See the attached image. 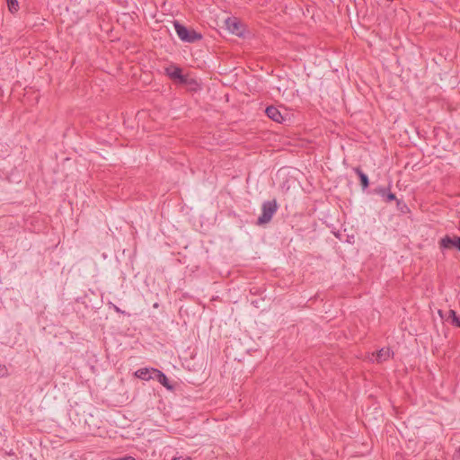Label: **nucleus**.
<instances>
[{
    "label": "nucleus",
    "instance_id": "obj_17",
    "mask_svg": "<svg viewBox=\"0 0 460 460\" xmlns=\"http://www.w3.org/2000/svg\"><path fill=\"white\" fill-rule=\"evenodd\" d=\"M114 309H115V311H116V312L122 313V312L120 311V309H119L118 306H116V305L114 306Z\"/></svg>",
    "mask_w": 460,
    "mask_h": 460
},
{
    "label": "nucleus",
    "instance_id": "obj_12",
    "mask_svg": "<svg viewBox=\"0 0 460 460\" xmlns=\"http://www.w3.org/2000/svg\"><path fill=\"white\" fill-rule=\"evenodd\" d=\"M448 314L449 318L451 319V323L460 328V316L456 314L455 310H449Z\"/></svg>",
    "mask_w": 460,
    "mask_h": 460
},
{
    "label": "nucleus",
    "instance_id": "obj_6",
    "mask_svg": "<svg viewBox=\"0 0 460 460\" xmlns=\"http://www.w3.org/2000/svg\"><path fill=\"white\" fill-rule=\"evenodd\" d=\"M393 352L389 348H382L376 354H373L372 361H376L377 363H382L388 360Z\"/></svg>",
    "mask_w": 460,
    "mask_h": 460
},
{
    "label": "nucleus",
    "instance_id": "obj_5",
    "mask_svg": "<svg viewBox=\"0 0 460 460\" xmlns=\"http://www.w3.org/2000/svg\"><path fill=\"white\" fill-rule=\"evenodd\" d=\"M265 113L270 119L278 123H283L286 120V117L288 115L287 113L283 115L280 111L274 106L267 107Z\"/></svg>",
    "mask_w": 460,
    "mask_h": 460
},
{
    "label": "nucleus",
    "instance_id": "obj_18",
    "mask_svg": "<svg viewBox=\"0 0 460 460\" xmlns=\"http://www.w3.org/2000/svg\"><path fill=\"white\" fill-rule=\"evenodd\" d=\"M459 452H460V447H459Z\"/></svg>",
    "mask_w": 460,
    "mask_h": 460
},
{
    "label": "nucleus",
    "instance_id": "obj_15",
    "mask_svg": "<svg viewBox=\"0 0 460 460\" xmlns=\"http://www.w3.org/2000/svg\"><path fill=\"white\" fill-rule=\"evenodd\" d=\"M113 460H135V458H133L132 456H124V457L116 458Z\"/></svg>",
    "mask_w": 460,
    "mask_h": 460
},
{
    "label": "nucleus",
    "instance_id": "obj_14",
    "mask_svg": "<svg viewBox=\"0 0 460 460\" xmlns=\"http://www.w3.org/2000/svg\"><path fill=\"white\" fill-rule=\"evenodd\" d=\"M8 376V368L5 365L0 364V377H4Z\"/></svg>",
    "mask_w": 460,
    "mask_h": 460
},
{
    "label": "nucleus",
    "instance_id": "obj_13",
    "mask_svg": "<svg viewBox=\"0 0 460 460\" xmlns=\"http://www.w3.org/2000/svg\"><path fill=\"white\" fill-rule=\"evenodd\" d=\"M7 5L11 13L18 11L19 4L17 0H7Z\"/></svg>",
    "mask_w": 460,
    "mask_h": 460
},
{
    "label": "nucleus",
    "instance_id": "obj_7",
    "mask_svg": "<svg viewBox=\"0 0 460 460\" xmlns=\"http://www.w3.org/2000/svg\"><path fill=\"white\" fill-rule=\"evenodd\" d=\"M166 74L172 79H178L181 83H186V78L182 75L181 69L178 66L167 67Z\"/></svg>",
    "mask_w": 460,
    "mask_h": 460
},
{
    "label": "nucleus",
    "instance_id": "obj_11",
    "mask_svg": "<svg viewBox=\"0 0 460 460\" xmlns=\"http://www.w3.org/2000/svg\"><path fill=\"white\" fill-rule=\"evenodd\" d=\"M354 172L358 175L363 190H366L369 185L367 175L358 167L354 168Z\"/></svg>",
    "mask_w": 460,
    "mask_h": 460
},
{
    "label": "nucleus",
    "instance_id": "obj_3",
    "mask_svg": "<svg viewBox=\"0 0 460 460\" xmlns=\"http://www.w3.org/2000/svg\"><path fill=\"white\" fill-rule=\"evenodd\" d=\"M226 27L229 32L238 37L244 34L245 29L243 24L235 17H228L226 22Z\"/></svg>",
    "mask_w": 460,
    "mask_h": 460
},
{
    "label": "nucleus",
    "instance_id": "obj_9",
    "mask_svg": "<svg viewBox=\"0 0 460 460\" xmlns=\"http://www.w3.org/2000/svg\"><path fill=\"white\" fill-rule=\"evenodd\" d=\"M376 192L380 195L386 202H391L396 199L393 192L384 187L377 188Z\"/></svg>",
    "mask_w": 460,
    "mask_h": 460
},
{
    "label": "nucleus",
    "instance_id": "obj_1",
    "mask_svg": "<svg viewBox=\"0 0 460 460\" xmlns=\"http://www.w3.org/2000/svg\"><path fill=\"white\" fill-rule=\"evenodd\" d=\"M278 210V204L275 199L266 200L261 205V214L257 219V225L268 224Z\"/></svg>",
    "mask_w": 460,
    "mask_h": 460
},
{
    "label": "nucleus",
    "instance_id": "obj_2",
    "mask_svg": "<svg viewBox=\"0 0 460 460\" xmlns=\"http://www.w3.org/2000/svg\"><path fill=\"white\" fill-rule=\"evenodd\" d=\"M174 29L178 37L185 42H194L201 39V35L194 31H189L184 25L174 22Z\"/></svg>",
    "mask_w": 460,
    "mask_h": 460
},
{
    "label": "nucleus",
    "instance_id": "obj_16",
    "mask_svg": "<svg viewBox=\"0 0 460 460\" xmlns=\"http://www.w3.org/2000/svg\"><path fill=\"white\" fill-rule=\"evenodd\" d=\"M172 460H192L190 457L185 456V457H174Z\"/></svg>",
    "mask_w": 460,
    "mask_h": 460
},
{
    "label": "nucleus",
    "instance_id": "obj_8",
    "mask_svg": "<svg viewBox=\"0 0 460 460\" xmlns=\"http://www.w3.org/2000/svg\"><path fill=\"white\" fill-rule=\"evenodd\" d=\"M154 370L156 369L148 367L139 368L135 372V376L142 380L155 379Z\"/></svg>",
    "mask_w": 460,
    "mask_h": 460
},
{
    "label": "nucleus",
    "instance_id": "obj_4",
    "mask_svg": "<svg viewBox=\"0 0 460 460\" xmlns=\"http://www.w3.org/2000/svg\"><path fill=\"white\" fill-rule=\"evenodd\" d=\"M439 246L441 249L444 250L456 247L460 251V237H450L449 235H446L440 240Z\"/></svg>",
    "mask_w": 460,
    "mask_h": 460
},
{
    "label": "nucleus",
    "instance_id": "obj_10",
    "mask_svg": "<svg viewBox=\"0 0 460 460\" xmlns=\"http://www.w3.org/2000/svg\"><path fill=\"white\" fill-rule=\"evenodd\" d=\"M155 379H156L161 385H163L167 389L171 390L172 387L169 384V380L165 374H164L160 370H154Z\"/></svg>",
    "mask_w": 460,
    "mask_h": 460
}]
</instances>
